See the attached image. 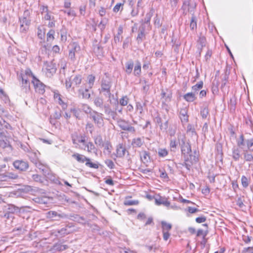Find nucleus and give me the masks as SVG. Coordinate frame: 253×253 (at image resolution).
Masks as SVG:
<instances>
[{"instance_id":"f257e3e1","label":"nucleus","mask_w":253,"mask_h":253,"mask_svg":"<svg viewBox=\"0 0 253 253\" xmlns=\"http://www.w3.org/2000/svg\"><path fill=\"white\" fill-rule=\"evenodd\" d=\"M94 105L100 109L104 110V113L109 117H111L113 120L117 118V113L116 111L111 109L110 105L109 104L104 103L103 99L99 96H97L93 100Z\"/></svg>"},{"instance_id":"f03ea898","label":"nucleus","mask_w":253,"mask_h":253,"mask_svg":"<svg viewBox=\"0 0 253 253\" xmlns=\"http://www.w3.org/2000/svg\"><path fill=\"white\" fill-rule=\"evenodd\" d=\"M82 81V76L80 74L68 77L65 79L66 88L68 90L71 89V91H74L75 88L79 87L81 84Z\"/></svg>"},{"instance_id":"7ed1b4c3","label":"nucleus","mask_w":253,"mask_h":253,"mask_svg":"<svg viewBox=\"0 0 253 253\" xmlns=\"http://www.w3.org/2000/svg\"><path fill=\"white\" fill-rule=\"evenodd\" d=\"M31 21L30 12L28 9H26L24 11L23 16L19 18L20 30L21 32L25 33L29 30Z\"/></svg>"},{"instance_id":"20e7f679","label":"nucleus","mask_w":253,"mask_h":253,"mask_svg":"<svg viewBox=\"0 0 253 253\" xmlns=\"http://www.w3.org/2000/svg\"><path fill=\"white\" fill-rule=\"evenodd\" d=\"M18 79L20 83V87L21 90L25 93H27L30 89V83L25 75L22 73L20 74L18 76Z\"/></svg>"},{"instance_id":"39448f33","label":"nucleus","mask_w":253,"mask_h":253,"mask_svg":"<svg viewBox=\"0 0 253 253\" xmlns=\"http://www.w3.org/2000/svg\"><path fill=\"white\" fill-rule=\"evenodd\" d=\"M184 162L181 165L185 167L188 170H190L191 166L194 163H196L199 161V158L195 155H190V156H183Z\"/></svg>"},{"instance_id":"423d86ee","label":"nucleus","mask_w":253,"mask_h":253,"mask_svg":"<svg viewBox=\"0 0 253 253\" xmlns=\"http://www.w3.org/2000/svg\"><path fill=\"white\" fill-rule=\"evenodd\" d=\"M81 50L79 44L76 42H73L70 44V49L69 51V59L72 62H74L76 60L75 54Z\"/></svg>"},{"instance_id":"0eeeda50","label":"nucleus","mask_w":253,"mask_h":253,"mask_svg":"<svg viewBox=\"0 0 253 253\" xmlns=\"http://www.w3.org/2000/svg\"><path fill=\"white\" fill-rule=\"evenodd\" d=\"M196 3L191 0H183V4L181 9L188 11L191 14H195V10L196 8Z\"/></svg>"},{"instance_id":"6e6552de","label":"nucleus","mask_w":253,"mask_h":253,"mask_svg":"<svg viewBox=\"0 0 253 253\" xmlns=\"http://www.w3.org/2000/svg\"><path fill=\"white\" fill-rule=\"evenodd\" d=\"M47 218L53 221H59L61 219L66 218L68 215L64 213L58 212L56 211H50L46 213Z\"/></svg>"},{"instance_id":"1a4fd4ad","label":"nucleus","mask_w":253,"mask_h":253,"mask_svg":"<svg viewBox=\"0 0 253 253\" xmlns=\"http://www.w3.org/2000/svg\"><path fill=\"white\" fill-rule=\"evenodd\" d=\"M179 145L183 156H190V155H192L191 145L189 142H186L185 139H182Z\"/></svg>"},{"instance_id":"9d476101","label":"nucleus","mask_w":253,"mask_h":253,"mask_svg":"<svg viewBox=\"0 0 253 253\" xmlns=\"http://www.w3.org/2000/svg\"><path fill=\"white\" fill-rule=\"evenodd\" d=\"M13 166L14 168L21 172L27 171L29 169V163L26 161L23 160H16L13 162Z\"/></svg>"},{"instance_id":"9b49d317","label":"nucleus","mask_w":253,"mask_h":253,"mask_svg":"<svg viewBox=\"0 0 253 253\" xmlns=\"http://www.w3.org/2000/svg\"><path fill=\"white\" fill-rule=\"evenodd\" d=\"M90 118L92 119L93 122L98 127H101L103 125V114L96 111L93 112L90 114Z\"/></svg>"},{"instance_id":"f8f14e48","label":"nucleus","mask_w":253,"mask_h":253,"mask_svg":"<svg viewBox=\"0 0 253 253\" xmlns=\"http://www.w3.org/2000/svg\"><path fill=\"white\" fill-rule=\"evenodd\" d=\"M118 126L123 130L134 133L135 129L133 126H131L128 122L124 120L120 119L118 121Z\"/></svg>"},{"instance_id":"ddd939ff","label":"nucleus","mask_w":253,"mask_h":253,"mask_svg":"<svg viewBox=\"0 0 253 253\" xmlns=\"http://www.w3.org/2000/svg\"><path fill=\"white\" fill-rule=\"evenodd\" d=\"M127 153V154H129L128 151H126V148L125 146H124L122 143L119 144L117 146L116 148V154H115V157H113V155L111 156V157L114 160H116V158H123L125 156L126 152Z\"/></svg>"},{"instance_id":"4468645a","label":"nucleus","mask_w":253,"mask_h":253,"mask_svg":"<svg viewBox=\"0 0 253 253\" xmlns=\"http://www.w3.org/2000/svg\"><path fill=\"white\" fill-rule=\"evenodd\" d=\"M45 66V74L47 77H51L55 73L56 71V65L52 62H45L44 63Z\"/></svg>"},{"instance_id":"2eb2a0df","label":"nucleus","mask_w":253,"mask_h":253,"mask_svg":"<svg viewBox=\"0 0 253 253\" xmlns=\"http://www.w3.org/2000/svg\"><path fill=\"white\" fill-rule=\"evenodd\" d=\"M32 83L33 84L36 92L40 94H43L44 93L45 85L38 79L34 77V80L32 81Z\"/></svg>"},{"instance_id":"dca6fc26","label":"nucleus","mask_w":253,"mask_h":253,"mask_svg":"<svg viewBox=\"0 0 253 253\" xmlns=\"http://www.w3.org/2000/svg\"><path fill=\"white\" fill-rule=\"evenodd\" d=\"M112 86V82L110 79H102L101 82V88L99 90L107 91L108 89H111Z\"/></svg>"},{"instance_id":"f3484780","label":"nucleus","mask_w":253,"mask_h":253,"mask_svg":"<svg viewBox=\"0 0 253 253\" xmlns=\"http://www.w3.org/2000/svg\"><path fill=\"white\" fill-rule=\"evenodd\" d=\"M188 113V109L187 107H183L180 108L179 112V117L180 118L181 122L184 123H186L188 121L189 116L187 114Z\"/></svg>"},{"instance_id":"a211bd4d","label":"nucleus","mask_w":253,"mask_h":253,"mask_svg":"<svg viewBox=\"0 0 253 253\" xmlns=\"http://www.w3.org/2000/svg\"><path fill=\"white\" fill-rule=\"evenodd\" d=\"M72 226L67 225L65 227L61 228L57 231V233L62 236H65L68 234L73 232L74 230L72 229Z\"/></svg>"},{"instance_id":"6ab92c4d","label":"nucleus","mask_w":253,"mask_h":253,"mask_svg":"<svg viewBox=\"0 0 253 253\" xmlns=\"http://www.w3.org/2000/svg\"><path fill=\"white\" fill-rule=\"evenodd\" d=\"M236 103V97L235 95H233L232 97L230 98L229 102H228V108L231 113H233L235 112Z\"/></svg>"},{"instance_id":"aec40b11","label":"nucleus","mask_w":253,"mask_h":253,"mask_svg":"<svg viewBox=\"0 0 253 253\" xmlns=\"http://www.w3.org/2000/svg\"><path fill=\"white\" fill-rule=\"evenodd\" d=\"M155 204L158 206L163 205L167 207H169L170 204L167 198L165 197L160 196L159 198H155Z\"/></svg>"},{"instance_id":"412c9836","label":"nucleus","mask_w":253,"mask_h":253,"mask_svg":"<svg viewBox=\"0 0 253 253\" xmlns=\"http://www.w3.org/2000/svg\"><path fill=\"white\" fill-rule=\"evenodd\" d=\"M200 115L203 119H206L210 117V110L208 106H203L200 108Z\"/></svg>"},{"instance_id":"4be33fe9","label":"nucleus","mask_w":253,"mask_h":253,"mask_svg":"<svg viewBox=\"0 0 253 253\" xmlns=\"http://www.w3.org/2000/svg\"><path fill=\"white\" fill-rule=\"evenodd\" d=\"M134 67V62L132 60H129L125 64V72L128 75L131 74Z\"/></svg>"},{"instance_id":"5701e85b","label":"nucleus","mask_w":253,"mask_h":253,"mask_svg":"<svg viewBox=\"0 0 253 253\" xmlns=\"http://www.w3.org/2000/svg\"><path fill=\"white\" fill-rule=\"evenodd\" d=\"M133 70V75L134 76L139 77L141 75V64L138 61H136V63L134 65Z\"/></svg>"},{"instance_id":"b1692460","label":"nucleus","mask_w":253,"mask_h":253,"mask_svg":"<svg viewBox=\"0 0 253 253\" xmlns=\"http://www.w3.org/2000/svg\"><path fill=\"white\" fill-rule=\"evenodd\" d=\"M206 39L204 36L199 37L198 41V48L199 50V54H200L202 50V48L206 46Z\"/></svg>"},{"instance_id":"393cba45","label":"nucleus","mask_w":253,"mask_h":253,"mask_svg":"<svg viewBox=\"0 0 253 253\" xmlns=\"http://www.w3.org/2000/svg\"><path fill=\"white\" fill-rule=\"evenodd\" d=\"M54 98L55 99H57L58 103L61 106L63 110H65L67 108V104L63 101L60 94L55 93L54 95Z\"/></svg>"},{"instance_id":"a878e982","label":"nucleus","mask_w":253,"mask_h":253,"mask_svg":"<svg viewBox=\"0 0 253 253\" xmlns=\"http://www.w3.org/2000/svg\"><path fill=\"white\" fill-rule=\"evenodd\" d=\"M35 166L38 168L44 175L49 174L48 168L47 166L42 164L41 162L39 161Z\"/></svg>"},{"instance_id":"bb28decb","label":"nucleus","mask_w":253,"mask_h":253,"mask_svg":"<svg viewBox=\"0 0 253 253\" xmlns=\"http://www.w3.org/2000/svg\"><path fill=\"white\" fill-rule=\"evenodd\" d=\"M190 19V28L192 31H196L197 28V19L195 14H191Z\"/></svg>"},{"instance_id":"cd10ccee","label":"nucleus","mask_w":253,"mask_h":253,"mask_svg":"<svg viewBox=\"0 0 253 253\" xmlns=\"http://www.w3.org/2000/svg\"><path fill=\"white\" fill-rule=\"evenodd\" d=\"M154 12V10L153 8H151L149 12H148L145 16V18L144 19V21H142L141 23L148 25H151L150 24V20L151 19V17L153 15Z\"/></svg>"},{"instance_id":"c85d7f7f","label":"nucleus","mask_w":253,"mask_h":253,"mask_svg":"<svg viewBox=\"0 0 253 253\" xmlns=\"http://www.w3.org/2000/svg\"><path fill=\"white\" fill-rule=\"evenodd\" d=\"M72 157L75 158L78 162L82 163H84L86 161H88V158H87L84 155H81L79 153H75L73 154Z\"/></svg>"},{"instance_id":"c756f323","label":"nucleus","mask_w":253,"mask_h":253,"mask_svg":"<svg viewBox=\"0 0 253 253\" xmlns=\"http://www.w3.org/2000/svg\"><path fill=\"white\" fill-rule=\"evenodd\" d=\"M74 218L76 221L79 222L80 224L85 225L87 224V226L90 228L92 227V225L90 223H89L88 221H86L85 218L83 216H80L79 215H76L74 216Z\"/></svg>"},{"instance_id":"7c9ffc66","label":"nucleus","mask_w":253,"mask_h":253,"mask_svg":"<svg viewBox=\"0 0 253 253\" xmlns=\"http://www.w3.org/2000/svg\"><path fill=\"white\" fill-rule=\"evenodd\" d=\"M232 158L235 161H238L239 160L240 158L241 157L240 154V149L236 147H234L232 148Z\"/></svg>"},{"instance_id":"2f4dec72","label":"nucleus","mask_w":253,"mask_h":253,"mask_svg":"<svg viewBox=\"0 0 253 253\" xmlns=\"http://www.w3.org/2000/svg\"><path fill=\"white\" fill-rule=\"evenodd\" d=\"M140 158L143 163H148L150 162V156L149 152L144 151L142 152L140 155Z\"/></svg>"},{"instance_id":"473e14b6","label":"nucleus","mask_w":253,"mask_h":253,"mask_svg":"<svg viewBox=\"0 0 253 253\" xmlns=\"http://www.w3.org/2000/svg\"><path fill=\"white\" fill-rule=\"evenodd\" d=\"M123 33V27L122 25H120L118 30V33L116 35L114 36V42H119L121 41L122 39V37H121V35Z\"/></svg>"},{"instance_id":"72a5a7b5","label":"nucleus","mask_w":253,"mask_h":253,"mask_svg":"<svg viewBox=\"0 0 253 253\" xmlns=\"http://www.w3.org/2000/svg\"><path fill=\"white\" fill-rule=\"evenodd\" d=\"M183 98L187 102H193L197 98L195 92H188L183 95Z\"/></svg>"},{"instance_id":"f704fd0d","label":"nucleus","mask_w":253,"mask_h":253,"mask_svg":"<svg viewBox=\"0 0 253 253\" xmlns=\"http://www.w3.org/2000/svg\"><path fill=\"white\" fill-rule=\"evenodd\" d=\"M143 143V140L140 137L133 138L131 142V145L133 147H140Z\"/></svg>"},{"instance_id":"c9c22d12","label":"nucleus","mask_w":253,"mask_h":253,"mask_svg":"<svg viewBox=\"0 0 253 253\" xmlns=\"http://www.w3.org/2000/svg\"><path fill=\"white\" fill-rule=\"evenodd\" d=\"M28 156L31 162L35 165L39 161L36 152L30 151L28 153Z\"/></svg>"},{"instance_id":"e433bc0d","label":"nucleus","mask_w":253,"mask_h":253,"mask_svg":"<svg viewBox=\"0 0 253 253\" xmlns=\"http://www.w3.org/2000/svg\"><path fill=\"white\" fill-rule=\"evenodd\" d=\"M251 180V179L250 176L247 177L245 175H242L241 181L243 187L244 188H247L249 185Z\"/></svg>"},{"instance_id":"4c0bfd02","label":"nucleus","mask_w":253,"mask_h":253,"mask_svg":"<svg viewBox=\"0 0 253 253\" xmlns=\"http://www.w3.org/2000/svg\"><path fill=\"white\" fill-rule=\"evenodd\" d=\"M151 29V25H148L141 23V25L139 27L138 31L147 34L148 32Z\"/></svg>"},{"instance_id":"58836bf2","label":"nucleus","mask_w":253,"mask_h":253,"mask_svg":"<svg viewBox=\"0 0 253 253\" xmlns=\"http://www.w3.org/2000/svg\"><path fill=\"white\" fill-rule=\"evenodd\" d=\"M9 145L8 142L5 136H3L2 133H0V146L2 148H5Z\"/></svg>"},{"instance_id":"ea45409f","label":"nucleus","mask_w":253,"mask_h":253,"mask_svg":"<svg viewBox=\"0 0 253 253\" xmlns=\"http://www.w3.org/2000/svg\"><path fill=\"white\" fill-rule=\"evenodd\" d=\"M20 209L14 205L9 204L8 205V208L6 211L12 214H13L15 212H18L20 211Z\"/></svg>"},{"instance_id":"a19ab883","label":"nucleus","mask_w":253,"mask_h":253,"mask_svg":"<svg viewBox=\"0 0 253 253\" xmlns=\"http://www.w3.org/2000/svg\"><path fill=\"white\" fill-rule=\"evenodd\" d=\"M162 231H168L169 232L171 230L172 228V225L170 223H168L165 221H162L161 222Z\"/></svg>"},{"instance_id":"79ce46f5","label":"nucleus","mask_w":253,"mask_h":253,"mask_svg":"<svg viewBox=\"0 0 253 253\" xmlns=\"http://www.w3.org/2000/svg\"><path fill=\"white\" fill-rule=\"evenodd\" d=\"M79 92L80 94L82 95V98L84 99H89L90 97V94L89 93L87 89H79Z\"/></svg>"},{"instance_id":"37998d69","label":"nucleus","mask_w":253,"mask_h":253,"mask_svg":"<svg viewBox=\"0 0 253 253\" xmlns=\"http://www.w3.org/2000/svg\"><path fill=\"white\" fill-rule=\"evenodd\" d=\"M94 142L96 145L101 147L104 144L101 135H97L94 137Z\"/></svg>"},{"instance_id":"c03bdc74","label":"nucleus","mask_w":253,"mask_h":253,"mask_svg":"<svg viewBox=\"0 0 253 253\" xmlns=\"http://www.w3.org/2000/svg\"><path fill=\"white\" fill-rule=\"evenodd\" d=\"M101 147H104V150L107 151L108 155L111 154L112 146L109 141H106L103 144V146H102Z\"/></svg>"},{"instance_id":"a18cd8bd","label":"nucleus","mask_w":253,"mask_h":253,"mask_svg":"<svg viewBox=\"0 0 253 253\" xmlns=\"http://www.w3.org/2000/svg\"><path fill=\"white\" fill-rule=\"evenodd\" d=\"M147 34L144 33H142V32H139L138 31V35L136 37V41L138 43H140L142 42L145 40L146 36Z\"/></svg>"},{"instance_id":"49530a36","label":"nucleus","mask_w":253,"mask_h":253,"mask_svg":"<svg viewBox=\"0 0 253 253\" xmlns=\"http://www.w3.org/2000/svg\"><path fill=\"white\" fill-rule=\"evenodd\" d=\"M244 158L246 161L251 162L253 161V155L250 153L247 150L244 151Z\"/></svg>"},{"instance_id":"de8ad7c7","label":"nucleus","mask_w":253,"mask_h":253,"mask_svg":"<svg viewBox=\"0 0 253 253\" xmlns=\"http://www.w3.org/2000/svg\"><path fill=\"white\" fill-rule=\"evenodd\" d=\"M48 176H47V178L52 181L53 183L59 185H62V183L60 181L59 178L58 177H56L55 176L53 175L52 174H47Z\"/></svg>"},{"instance_id":"09e8293b","label":"nucleus","mask_w":253,"mask_h":253,"mask_svg":"<svg viewBox=\"0 0 253 253\" xmlns=\"http://www.w3.org/2000/svg\"><path fill=\"white\" fill-rule=\"evenodd\" d=\"M245 202V197L244 196H240L238 198L236 201L237 205L239 206L240 208H243L246 207L244 205V202Z\"/></svg>"},{"instance_id":"8fccbe9b","label":"nucleus","mask_w":253,"mask_h":253,"mask_svg":"<svg viewBox=\"0 0 253 253\" xmlns=\"http://www.w3.org/2000/svg\"><path fill=\"white\" fill-rule=\"evenodd\" d=\"M203 87V81H200L195 85H193L192 87V89L195 92V93H197V91L202 88Z\"/></svg>"},{"instance_id":"3c124183","label":"nucleus","mask_w":253,"mask_h":253,"mask_svg":"<svg viewBox=\"0 0 253 253\" xmlns=\"http://www.w3.org/2000/svg\"><path fill=\"white\" fill-rule=\"evenodd\" d=\"M178 143L175 139H171L170 140L169 147L171 151L175 152Z\"/></svg>"},{"instance_id":"603ef678","label":"nucleus","mask_w":253,"mask_h":253,"mask_svg":"<svg viewBox=\"0 0 253 253\" xmlns=\"http://www.w3.org/2000/svg\"><path fill=\"white\" fill-rule=\"evenodd\" d=\"M107 91H101V90H99V92L100 93H103V95L109 98V99H108V101L111 103V97H114V95L112 94L111 92V89H108L107 90Z\"/></svg>"},{"instance_id":"864d4df0","label":"nucleus","mask_w":253,"mask_h":253,"mask_svg":"<svg viewBox=\"0 0 253 253\" xmlns=\"http://www.w3.org/2000/svg\"><path fill=\"white\" fill-rule=\"evenodd\" d=\"M85 146L87 148V151L88 152H94L96 150V149L94 145L91 142H89L88 143H87Z\"/></svg>"},{"instance_id":"5fc2aeb1","label":"nucleus","mask_w":253,"mask_h":253,"mask_svg":"<svg viewBox=\"0 0 253 253\" xmlns=\"http://www.w3.org/2000/svg\"><path fill=\"white\" fill-rule=\"evenodd\" d=\"M246 142L248 150L253 152V137L251 139L246 140Z\"/></svg>"},{"instance_id":"6e6d98bb","label":"nucleus","mask_w":253,"mask_h":253,"mask_svg":"<svg viewBox=\"0 0 253 253\" xmlns=\"http://www.w3.org/2000/svg\"><path fill=\"white\" fill-rule=\"evenodd\" d=\"M87 81L88 84H89V87L91 88L94 84V83L95 80V77L93 75H89L87 77Z\"/></svg>"},{"instance_id":"4d7b16f0","label":"nucleus","mask_w":253,"mask_h":253,"mask_svg":"<svg viewBox=\"0 0 253 253\" xmlns=\"http://www.w3.org/2000/svg\"><path fill=\"white\" fill-rule=\"evenodd\" d=\"M246 144V142L245 140L244 135L241 134L240 136L239 139L237 141V145L239 147H242L245 146Z\"/></svg>"},{"instance_id":"13d9d810","label":"nucleus","mask_w":253,"mask_h":253,"mask_svg":"<svg viewBox=\"0 0 253 253\" xmlns=\"http://www.w3.org/2000/svg\"><path fill=\"white\" fill-rule=\"evenodd\" d=\"M108 19L106 18H103L99 24H98V27L100 29L101 31H103L105 28V26L107 23Z\"/></svg>"},{"instance_id":"bf43d9fd","label":"nucleus","mask_w":253,"mask_h":253,"mask_svg":"<svg viewBox=\"0 0 253 253\" xmlns=\"http://www.w3.org/2000/svg\"><path fill=\"white\" fill-rule=\"evenodd\" d=\"M187 132L190 133L192 136L196 135V132L194 127L190 124H188L187 127Z\"/></svg>"},{"instance_id":"052dcab7","label":"nucleus","mask_w":253,"mask_h":253,"mask_svg":"<svg viewBox=\"0 0 253 253\" xmlns=\"http://www.w3.org/2000/svg\"><path fill=\"white\" fill-rule=\"evenodd\" d=\"M71 112L73 113L74 116L77 119H81V111L75 108H73L70 109Z\"/></svg>"},{"instance_id":"680f3d73","label":"nucleus","mask_w":253,"mask_h":253,"mask_svg":"<svg viewBox=\"0 0 253 253\" xmlns=\"http://www.w3.org/2000/svg\"><path fill=\"white\" fill-rule=\"evenodd\" d=\"M158 155L159 157H164L168 155V152L167 150L165 148H164V149L160 148L158 149Z\"/></svg>"},{"instance_id":"e2e57ef3","label":"nucleus","mask_w":253,"mask_h":253,"mask_svg":"<svg viewBox=\"0 0 253 253\" xmlns=\"http://www.w3.org/2000/svg\"><path fill=\"white\" fill-rule=\"evenodd\" d=\"M85 165L89 168L97 169L98 168V165L97 164L93 163L90 162V160L88 158V161H86Z\"/></svg>"},{"instance_id":"0e129e2a","label":"nucleus","mask_w":253,"mask_h":253,"mask_svg":"<svg viewBox=\"0 0 253 253\" xmlns=\"http://www.w3.org/2000/svg\"><path fill=\"white\" fill-rule=\"evenodd\" d=\"M55 31L53 29H51L47 34V40L49 41L50 40H53L54 39Z\"/></svg>"},{"instance_id":"69168bd1","label":"nucleus","mask_w":253,"mask_h":253,"mask_svg":"<svg viewBox=\"0 0 253 253\" xmlns=\"http://www.w3.org/2000/svg\"><path fill=\"white\" fill-rule=\"evenodd\" d=\"M7 181L10 179H16L18 177V176L17 174L12 172H7Z\"/></svg>"},{"instance_id":"338daca9","label":"nucleus","mask_w":253,"mask_h":253,"mask_svg":"<svg viewBox=\"0 0 253 253\" xmlns=\"http://www.w3.org/2000/svg\"><path fill=\"white\" fill-rule=\"evenodd\" d=\"M0 98L4 102L5 104L9 103L10 100L9 97L5 92L3 94H0Z\"/></svg>"},{"instance_id":"774afa93","label":"nucleus","mask_w":253,"mask_h":253,"mask_svg":"<svg viewBox=\"0 0 253 253\" xmlns=\"http://www.w3.org/2000/svg\"><path fill=\"white\" fill-rule=\"evenodd\" d=\"M105 164L110 169H113L115 168V165L114 162L109 159H107L105 161Z\"/></svg>"}]
</instances>
